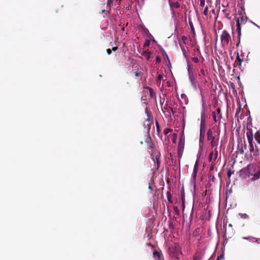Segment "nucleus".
<instances>
[{
    "mask_svg": "<svg viewBox=\"0 0 260 260\" xmlns=\"http://www.w3.org/2000/svg\"><path fill=\"white\" fill-rule=\"evenodd\" d=\"M240 19V24L243 22V21H245L244 17L243 16H242L241 18H239Z\"/></svg>",
    "mask_w": 260,
    "mask_h": 260,
    "instance_id": "nucleus-17",
    "label": "nucleus"
},
{
    "mask_svg": "<svg viewBox=\"0 0 260 260\" xmlns=\"http://www.w3.org/2000/svg\"><path fill=\"white\" fill-rule=\"evenodd\" d=\"M170 252L172 256L179 259L181 255V248L180 246L177 244H174L170 248Z\"/></svg>",
    "mask_w": 260,
    "mask_h": 260,
    "instance_id": "nucleus-2",
    "label": "nucleus"
},
{
    "mask_svg": "<svg viewBox=\"0 0 260 260\" xmlns=\"http://www.w3.org/2000/svg\"><path fill=\"white\" fill-rule=\"evenodd\" d=\"M153 257L155 260H160L161 258V254L157 251L153 252Z\"/></svg>",
    "mask_w": 260,
    "mask_h": 260,
    "instance_id": "nucleus-6",
    "label": "nucleus"
},
{
    "mask_svg": "<svg viewBox=\"0 0 260 260\" xmlns=\"http://www.w3.org/2000/svg\"><path fill=\"white\" fill-rule=\"evenodd\" d=\"M136 76H138V73L137 72L136 73Z\"/></svg>",
    "mask_w": 260,
    "mask_h": 260,
    "instance_id": "nucleus-30",
    "label": "nucleus"
},
{
    "mask_svg": "<svg viewBox=\"0 0 260 260\" xmlns=\"http://www.w3.org/2000/svg\"><path fill=\"white\" fill-rule=\"evenodd\" d=\"M149 90L150 95L151 97L153 98L154 96V93L153 90L150 88H149Z\"/></svg>",
    "mask_w": 260,
    "mask_h": 260,
    "instance_id": "nucleus-14",
    "label": "nucleus"
},
{
    "mask_svg": "<svg viewBox=\"0 0 260 260\" xmlns=\"http://www.w3.org/2000/svg\"><path fill=\"white\" fill-rule=\"evenodd\" d=\"M239 216L243 219H246L248 218V215L245 213H239Z\"/></svg>",
    "mask_w": 260,
    "mask_h": 260,
    "instance_id": "nucleus-10",
    "label": "nucleus"
},
{
    "mask_svg": "<svg viewBox=\"0 0 260 260\" xmlns=\"http://www.w3.org/2000/svg\"><path fill=\"white\" fill-rule=\"evenodd\" d=\"M197 168H198V162H197V161H196V162L194 165V169H193V175H194V177L196 175V173L197 171Z\"/></svg>",
    "mask_w": 260,
    "mask_h": 260,
    "instance_id": "nucleus-9",
    "label": "nucleus"
},
{
    "mask_svg": "<svg viewBox=\"0 0 260 260\" xmlns=\"http://www.w3.org/2000/svg\"><path fill=\"white\" fill-rule=\"evenodd\" d=\"M192 59L193 61L195 62H197L198 61V59L196 57L193 58Z\"/></svg>",
    "mask_w": 260,
    "mask_h": 260,
    "instance_id": "nucleus-23",
    "label": "nucleus"
},
{
    "mask_svg": "<svg viewBox=\"0 0 260 260\" xmlns=\"http://www.w3.org/2000/svg\"><path fill=\"white\" fill-rule=\"evenodd\" d=\"M248 142L250 146V151L253 152L254 150V145L253 143V135L250 132H248L246 134Z\"/></svg>",
    "mask_w": 260,
    "mask_h": 260,
    "instance_id": "nucleus-4",
    "label": "nucleus"
},
{
    "mask_svg": "<svg viewBox=\"0 0 260 260\" xmlns=\"http://www.w3.org/2000/svg\"><path fill=\"white\" fill-rule=\"evenodd\" d=\"M149 189H150V190H152V188H151V186H149Z\"/></svg>",
    "mask_w": 260,
    "mask_h": 260,
    "instance_id": "nucleus-27",
    "label": "nucleus"
},
{
    "mask_svg": "<svg viewBox=\"0 0 260 260\" xmlns=\"http://www.w3.org/2000/svg\"><path fill=\"white\" fill-rule=\"evenodd\" d=\"M172 131V130L171 129H169V128H166L164 131V134L167 135H168L169 133H170Z\"/></svg>",
    "mask_w": 260,
    "mask_h": 260,
    "instance_id": "nucleus-13",
    "label": "nucleus"
},
{
    "mask_svg": "<svg viewBox=\"0 0 260 260\" xmlns=\"http://www.w3.org/2000/svg\"><path fill=\"white\" fill-rule=\"evenodd\" d=\"M230 35L226 31H223L221 36L220 40L223 46L227 45L230 40Z\"/></svg>",
    "mask_w": 260,
    "mask_h": 260,
    "instance_id": "nucleus-3",
    "label": "nucleus"
},
{
    "mask_svg": "<svg viewBox=\"0 0 260 260\" xmlns=\"http://www.w3.org/2000/svg\"><path fill=\"white\" fill-rule=\"evenodd\" d=\"M149 44H150V41L147 40L145 42L144 47H148L149 46Z\"/></svg>",
    "mask_w": 260,
    "mask_h": 260,
    "instance_id": "nucleus-16",
    "label": "nucleus"
},
{
    "mask_svg": "<svg viewBox=\"0 0 260 260\" xmlns=\"http://www.w3.org/2000/svg\"><path fill=\"white\" fill-rule=\"evenodd\" d=\"M213 155H214L213 152H211L210 154V155H209V157H210V159H211L212 158Z\"/></svg>",
    "mask_w": 260,
    "mask_h": 260,
    "instance_id": "nucleus-21",
    "label": "nucleus"
},
{
    "mask_svg": "<svg viewBox=\"0 0 260 260\" xmlns=\"http://www.w3.org/2000/svg\"><path fill=\"white\" fill-rule=\"evenodd\" d=\"M214 155H215V157L216 158L217 156V152L216 151L215 152Z\"/></svg>",
    "mask_w": 260,
    "mask_h": 260,
    "instance_id": "nucleus-25",
    "label": "nucleus"
},
{
    "mask_svg": "<svg viewBox=\"0 0 260 260\" xmlns=\"http://www.w3.org/2000/svg\"><path fill=\"white\" fill-rule=\"evenodd\" d=\"M239 176L242 178L254 181L260 178V170L256 171L255 167L249 165L239 172Z\"/></svg>",
    "mask_w": 260,
    "mask_h": 260,
    "instance_id": "nucleus-1",
    "label": "nucleus"
},
{
    "mask_svg": "<svg viewBox=\"0 0 260 260\" xmlns=\"http://www.w3.org/2000/svg\"><path fill=\"white\" fill-rule=\"evenodd\" d=\"M237 59L238 61L239 64L240 65L241 63V60L239 58V55L238 54L237 56Z\"/></svg>",
    "mask_w": 260,
    "mask_h": 260,
    "instance_id": "nucleus-18",
    "label": "nucleus"
},
{
    "mask_svg": "<svg viewBox=\"0 0 260 260\" xmlns=\"http://www.w3.org/2000/svg\"><path fill=\"white\" fill-rule=\"evenodd\" d=\"M222 258V256L218 257V260H219V258Z\"/></svg>",
    "mask_w": 260,
    "mask_h": 260,
    "instance_id": "nucleus-29",
    "label": "nucleus"
},
{
    "mask_svg": "<svg viewBox=\"0 0 260 260\" xmlns=\"http://www.w3.org/2000/svg\"><path fill=\"white\" fill-rule=\"evenodd\" d=\"M255 140L260 144V137L258 135H255L254 137Z\"/></svg>",
    "mask_w": 260,
    "mask_h": 260,
    "instance_id": "nucleus-11",
    "label": "nucleus"
},
{
    "mask_svg": "<svg viewBox=\"0 0 260 260\" xmlns=\"http://www.w3.org/2000/svg\"><path fill=\"white\" fill-rule=\"evenodd\" d=\"M181 98L182 100H184L185 104H187V100H186V95L185 94H182L181 95Z\"/></svg>",
    "mask_w": 260,
    "mask_h": 260,
    "instance_id": "nucleus-12",
    "label": "nucleus"
},
{
    "mask_svg": "<svg viewBox=\"0 0 260 260\" xmlns=\"http://www.w3.org/2000/svg\"><path fill=\"white\" fill-rule=\"evenodd\" d=\"M236 25H237V31H238L239 35H240V33H241V27H240V19H239V18H237V24H236Z\"/></svg>",
    "mask_w": 260,
    "mask_h": 260,
    "instance_id": "nucleus-7",
    "label": "nucleus"
},
{
    "mask_svg": "<svg viewBox=\"0 0 260 260\" xmlns=\"http://www.w3.org/2000/svg\"><path fill=\"white\" fill-rule=\"evenodd\" d=\"M117 47H113V48H112V50H113V51H116V50H117Z\"/></svg>",
    "mask_w": 260,
    "mask_h": 260,
    "instance_id": "nucleus-26",
    "label": "nucleus"
},
{
    "mask_svg": "<svg viewBox=\"0 0 260 260\" xmlns=\"http://www.w3.org/2000/svg\"><path fill=\"white\" fill-rule=\"evenodd\" d=\"M207 137H208V139L209 140L211 141V144H212V146H213L214 139L212 136V133L211 131H210V130L208 131V132L207 133Z\"/></svg>",
    "mask_w": 260,
    "mask_h": 260,
    "instance_id": "nucleus-5",
    "label": "nucleus"
},
{
    "mask_svg": "<svg viewBox=\"0 0 260 260\" xmlns=\"http://www.w3.org/2000/svg\"><path fill=\"white\" fill-rule=\"evenodd\" d=\"M201 72L202 74H204V71H203V70H201Z\"/></svg>",
    "mask_w": 260,
    "mask_h": 260,
    "instance_id": "nucleus-28",
    "label": "nucleus"
},
{
    "mask_svg": "<svg viewBox=\"0 0 260 260\" xmlns=\"http://www.w3.org/2000/svg\"><path fill=\"white\" fill-rule=\"evenodd\" d=\"M160 61V59L159 57H157L156 62L159 63Z\"/></svg>",
    "mask_w": 260,
    "mask_h": 260,
    "instance_id": "nucleus-24",
    "label": "nucleus"
},
{
    "mask_svg": "<svg viewBox=\"0 0 260 260\" xmlns=\"http://www.w3.org/2000/svg\"><path fill=\"white\" fill-rule=\"evenodd\" d=\"M163 77L161 75H159L158 76L157 80L158 81H160L161 79H162Z\"/></svg>",
    "mask_w": 260,
    "mask_h": 260,
    "instance_id": "nucleus-19",
    "label": "nucleus"
},
{
    "mask_svg": "<svg viewBox=\"0 0 260 260\" xmlns=\"http://www.w3.org/2000/svg\"><path fill=\"white\" fill-rule=\"evenodd\" d=\"M230 226H232V225L231 224H229Z\"/></svg>",
    "mask_w": 260,
    "mask_h": 260,
    "instance_id": "nucleus-32",
    "label": "nucleus"
},
{
    "mask_svg": "<svg viewBox=\"0 0 260 260\" xmlns=\"http://www.w3.org/2000/svg\"><path fill=\"white\" fill-rule=\"evenodd\" d=\"M212 115H213V118H214L215 121H216V114H215V112H213L212 113Z\"/></svg>",
    "mask_w": 260,
    "mask_h": 260,
    "instance_id": "nucleus-20",
    "label": "nucleus"
},
{
    "mask_svg": "<svg viewBox=\"0 0 260 260\" xmlns=\"http://www.w3.org/2000/svg\"><path fill=\"white\" fill-rule=\"evenodd\" d=\"M177 139V135L176 134H173V141L174 143L176 142Z\"/></svg>",
    "mask_w": 260,
    "mask_h": 260,
    "instance_id": "nucleus-15",
    "label": "nucleus"
},
{
    "mask_svg": "<svg viewBox=\"0 0 260 260\" xmlns=\"http://www.w3.org/2000/svg\"><path fill=\"white\" fill-rule=\"evenodd\" d=\"M107 52L108 54H110L111 53V50L110 49H108L107 50Z\"/></svg>",
    "mask_w": 260,
    "mask_h": 260,
    "instance_id": "nucleus-22",
    "label": "nucleus"
},
{
    "mask_svg": "<svg viewBox=\"0 0 260 260\" xmlns=\"http://www.w3.org/2000/svg\"><path fill=\"white\" fill-rule=\"evenodd\" d=\"M143 55L147 59L150 58V52L148 49L145 50L143 52Z\"/></svg>",
    "mask_w": 260,
    "mask_h": 260,
    "instance_id": "nucleus-8",
    "label": "nucleus"
},
{
    "mask_svg": "<svg viewBox=\"0 0 260 260\" xmlns=\"http://www.w3.org/2000/svg\"><path fill=\"white\" fill-rule=\"evenodd\" d=\"M218 113L220 112V110L219 109H218Z\"/></svg>",
    "mask_w": 260,
    "mask_h": 260,
    "instance_id": "nucleus-31",
    "label": "nucleus"
}]
</instances>
